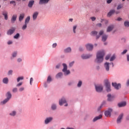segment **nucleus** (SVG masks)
Instances as JSON below:
<instances>
[{
  "mask_svg": "<svg viewBox=\"0 0 129 129\" xmlns=\"http://www.w3.org/2000/svg\"><path fill=\"white\" fill-rule=\"evenodd\" d=\"M91 19L92 20V21L93 22H94V21H95V20H96V18H95L94 17H91Z\"/></svg>",
  "mask_w": 129,
  "mask_h": 129,
  "instance_id": "51",
  "label": "nucleus"
},
{
  "mask_svg": "<svg viewBox=\"0 0 129 129\" xmlns=\"http://www.w3.org/2000/svg\"><path fill=\"white\" fill-rule=\"evenodd\" d=\"M77 28V26H74L73 27V31H74V33H76V31H75V30H76V28Z\"/></svg>",
  "mask_w": 129,
  "mask_h": 129,
  "instance_id": "49",
  "label": "nucleus"
},
{
  "mask_svg": "<svg viewBox=\"0 0 129 129\" xmlns=\"http://www.w3.org/2000/svg\"><path fill=\"white\" fill-rule=\"evenodd\" d=\"M124 26H125V27H129V22L128 21H125L124 22Z\"/></svg>",
  "mask_w": 129,
  "mask_h": 129,
  "instance_id": "42",
  "label": "nucleus"
},
{
  "mask_svg": "<svg viewBox=\"0 0 129 129\" xmlns=\"http://www.w3.org/2000/svg\"><path fill=\"white\" fill-rule=\"evenodd\" d=\"M115 59V56L114 55H113L110 59V61H113Z\"/></svg>",
  "mask_w": 129,
  "mask_h": 129,
  "instance_id": "46",
  "label": "nucleus"
},
{
  "mask_svg": "<svg viewBox=\"0 0 129 129\" xmlns=\"http://www.w3.org/2000/svg\"><path fill=\"white\" fill-rule=\"evenodd\" d=\"M90 57H92V54H83L82 55V59H89V58H90Z\"/></svg>",
  "mask_w": 129,
  "mask_h": 129,
  "instance_id": "14",
  "label": "nucleus"
},
{
  "mask_svg": "<svg viewBox=\"0 0 129 129\" xmlns=\"http://www.w3.org/2000/svg\"><path fill=\"white\" fill-rule=\"evenodd\" d=\"M112 0H107V4H111Z\"/></svg>",
  "mask_w": 129,
  "mask_h": 129,
  "instance_id": "58",
  "label": "nucleus"
},
{
  "mask_svg": "<svg viewBox=\"0 0 129 129\" xmlns=\"http://www.w3.org/2000/svg\"><path fill=\"white\" fill-rule=\"evenodd\" d=\"M109 58H110V56H109V55H107V56L105 57L106 60H109Z\"/></svg>",
  "mask_w": 129,
  "mask_h": 129,
  "instance_id": "56",
  "label": "nucleus"
},
{
  "mask_svg": "<svg viewBox=\"0 0 129 129\" xmlns=\"http://www.w3.org/2000/svg\"><path fill=\"white\" fill-rule=\"evenodd\" d=\"M115 10H110L107 14V17H108V18H110V17H111V16H112V15H113L114 14H115Z\"/></svg>",
  "mask_w": 129,
  "mask_h": 129,
  "instance_id": "10",
  "label": "nucleus"
},
{
  "mask_svg": "<svg viewBox=\"0 0 129 129\" xmlns=\"http://www.w3.org/2000/svg\"><path fill=\"white\" fill-rule=\"evenodd\" d=\"M23 84L22 82H20L17 85V87L21 86Z\"/></svg>",
  "mask_w": 129,
  "mask_h": 129,
  "instance_id": "57",
  "label": "nucleus"
},
{
  "mask_svg": "<svg viewBox=\"0 0 129 129\" xmlns=\"http://www.w3.org/2000/svg\"><path fill=\"white\" fill-rule=\"evenodd\" d=\"M62 66L63 67V69H62V72H65L67 70V64L66 63H63Z\"/></svg>",
  "mask_w": 129,
  "mask_h": 129,
  "instance_id": "27",
  "label": "nucleus"
},
{
  "mask_svg": "<svg viewBox=\"0 0 129 129\" xmlns=\"http://www.w3.org/2000/svg\"><path fill=\"white\" fill-rule=\"evenodd\" d=\"M105 86H106V90L108 92H110L111 91V89H110V82L108 79H106L104 81Z\"/></svg>",
  "mask_w": 129,
  "mask_h": 129,
  "instance_id": "2",
  "label": "nucleus"
},
{
  "mask_svg": "<svg viewBox=\"0 0 129 129\" xmlns=\"http://www.w3.org/2000/svg\"><path fill=\"white\" fill-rule=\"evenodd\" d=\"M8 75H13V70H10L8 73Z\"/></svg>",
  "mask_w": 129,
  "mask_h": 129,
  "instance_id": "44",
  "label": "nucleus"
},
{
  "mask_svg": "<svg viewBox=\"0 0 129 129\" xmlns=\"http://www.w3.org/2000/svg\"><path fill=\"white\" fill-rule=\"evenodd\" d=\"M102 105H103V104H102L101 105H100V106L98 108V111H100V109H101V108H102Z\"/></svg>",
  "mask_w": 129,
  "mask_h": 129,
  "instance_id": "52",
  "label": "nucleus"
},
{
  "mask_svg": "<svg viewBox=\"0 0 129 129\" xmlns=\"http://www.w3.org/2000/svg\"><path fill=\"white\" fill-rule=\"evenodd\" d=\"M63 76V74L62 73H58L56 75V78H60V77H62Z\"/></svg>",
  "mask_w": 129,
  "mask_h": 129,
  "instance_id": "30",
  "label": "nucleus"
},
{
  "mask_svg": "<svg viewBox=\"0 0 129 129\" xmlns=\"http://www.w3.org/2000/svg\"><path fill=\"white\" fill-rule=\"evenodd\" d=\"M102 26V24H101V23H98L97 24V26L99 27L100 28Z\"/></svg>",
  "mask_w": 129,
  "mask_h": 129,
  "instance_id": "54",
  "label": "nucleus"
},
{
  "mask_svg": "<svg viewBox=\"0 0 129 129\" xmlns=\"http://www.w3.org/2000/svg\"><path fill=\"white\" fill-rule=\"evenodd\" d=\"M127 86H129V80H128L127 81Z\"/></svg>",
  "mask_w": 129,
  "mask_h": 129,
  "instance_id": "63",
  "label": "nucleus"
},
{
  "mask_svg": "<svg viewBox=\"0 0 129 129\" xmlns=\"http://www.w3.org/2000/svg\"><path fill=\"white\" fill-rule=\"evenodd\" d=\"M85 46L88 51H92L93 50V45L90 43L87 44Z\"/></svg>",
  "mask_w": 129,
  "mask_h": 129,
  "instance_id": "5",
  "label": "nucleus"
},
{
  "mask_svg": "<svg viewBox=\"0 0 129 129\" xmlns=\"http://www.w3.org/2000/svg\"><path fill=\"white\" fill-rule=\"evenodd\" d=\"M121 20H122V19H121V18L118 17V18L116 19V21H118V22H119L120 21H121Z\"/></svg>",
  "mask_w": 129,
  "mask_h": 129,
  "instance_id": "59",
  "label": "nucleus"
},
{
  "mask_svg": "<svg viewBox=\"0 0 129 129\" xmlns=\"http://www.w3.org/2000/svg\"><path fill=\"white\" fill-rule=\"evenodd\" d=\"M81 85H82V81H80L77 85L78 87H81Z\"/></svg>",
  "mask_w": 129,
  "mask_h": 129,
  "instance_id": "39",
  "label": "nucleus"
},
{
  "mask_svg": "<svg viewBox=\"0 0 129 129\" xmlns=\"http://www.w3.org/2000/svg\"><path fill=\"white\" fill-rule=\"evenodd\" d=\"M100 118H102V115L100 114L99 116L95 117L93 121H96V120H98V119H100Z\"/></svg>",
  "mask_w": 129,
  "mask_h": 129,
  "instance_id": "20",
  "label": "nucleus"
},
{
  "mask_svg": "<svg viewBox=\"0 0 129 129\" xmlns=\"http://www.w3.org/2000/svg\"><path fill=\"white\" fill-rule=\"evenodd\" d=\"M8 44V45H11V44H13V42L12 41H9Z\"/></svg>",
  "mask_w": 129,
  "mask_h": 129,
  "instance_id": "61",
  "label": "nucleus"
},
{
  "mask_svg": "<svg viewBox=\"0 0 129 129\" xmlns=\"http://www.w3.org/2000/svg\"><path fill=\"white\" fill-rule=\"evenodd\" d=\"M127 60L129 61V55H127Z\"/></svg>",
  "mask_w": 129,
  "mask_h": 129,
  "instance_id": "64",
  "label": "nucleus"
},
{
  "mask_svg": "<svg viewBox=\"0 0 129 129\" xmlns=\"http://www.w3.org/2000/svg\"><path fill=\"white\" fill-rule=\"evenodd\" d=\"M2 15L5 17V20H6V21H8V19L9 18L8 16V12L7 11H3Z\"/></svg>",
  "mask_w": 129,
  "mask_h": 129,
  "instance_id": "15",
  "label": "nucleus"
},
{
  "mask_svg": "<svg viewBox=\"0 0 129 129\" xmlns=\"http://www.w3.org/2000/svg\"><path fill=\"white\" fill-rule=\"evenodd\" d=\"M52 120H53V117H52L46 118V119L45 120V124H48V123H49V122H51Z\"/></svg>",
  "mask_w": 129,
  "mask_h": 129,
  "instance_id": "12",
  "label": "nucleus"
},
{
  "mask_svg": "<svg viewBox=\"0 0 129 129\" xmlns=\"http://www.w3.org/2000/svg\"><path fill=\"white\" fill-rule=\"evenodd\" d=\"M122 117H123V113H121L119 115L117 119V123L121 122V119H122Z\"/></svg>",
  "mask_w": 129,
  "mask_h": 129,
  "instance_id": "11",
  "label": "nucleus"
},
{
  "mask_svg": "<svg viewBox=\"0 0 129 129\" xmlns=\"http://www.w3.org/2000/svg\"><path fill=\"white\" fill-rule=\"evenodd\" d=\"M51 81H52V78L50 76H49L47 77V82H48V83H50V82H51Z\"/></svg>",
  "mask_w": 129,
  "mask_h": 129,
  "instance_id": "33",
  "label": "nucleus"
},
{
  "mask_svg": "<svg viewBox=\"0 0 129 129\" xmlns=\"http://www.w3.org/2000/svg\"><path fill=\"white\" fill-rule=\"evenodd\" d=\"M25 89V88L24 87H21L19 89L20 91H24V90Z\"/></svg>",
  "mask_w": 129,
  "mask_h": 129,
  "instance_id": "60",
  "label": "nucleus"
},
{
  "mask_svg": "<svg viewBox=\"0 0 129 129\" xmlns=\"http://www.w3.org/2000/svg\"><path fill=\"white\" fill-rule=\"evenodd\" d=\"M64 73V74L66 75H68L69 74H70V71L69 70H66L65 72H63Z\"/></svg>",
  "mask_w": 129,
  "mask_h": 129,
  "instance_id": "41",
  "label": "nucleus"
},
{
  "mask_svg": "<svg viewBox=\"0 0 129 129\" xmlns=\"http://www.w3.org/2000/svg\"><path fill=\"white\" fill-rule=\"evenodd\" d=\"M127 52V50L125 49L123 51V52H121L122 55H123L124 54H125Z\"/></svg>",
  "mask_w": 129,
  "mask_h": 129,
  "instance_id": "50",
  "label": "nucleus"
},
{
  "mask_svg": "<svg viewBox=\"0 0 129 129\" xmlns=\"http://www.w3.org/2000/svg\"><path fill=\"white\" fill-rule=\"evenodd\" d=\"M24 18H25V14L24 13L20 14V15L19 16L20 22H22V20H24Z\"/></svg>",
  "mask_w": 129,
  "mask_h": 129,
  "instance_id": "25",
  "label": "nucleus"
},
{
  "mask_svg": "<svg viewBox=\"0 0 129 129\" xmlns=\"http://www.w3.org/2000/svg\"><path fill=\"white\" fill-rule=\"evenodd\" d=\"M19 37H20V34L17 33L14 36V39H19Z\"/></svg>",
  "mask_w": 129,
  "mask_h": 129,
  "instance_id": "38",
  "label": "nucleus"
},
{
  "mask_svg": "<svg viewBox=\"0 0 129 129\" xmlns=\"http://www.w3.org/2000/svg\"><path fill=\"white\" fill-rule=\"evenodd\" d=\"M33 78H30V85H32V83H33Z\"/></svg>",
  "mask_w": 129,
  "mask_h": 129,
  "instance_id": "53",
  "label": "nucleus"
},
{
  "mask_svg": "<svg viewBox=\"0 0 129 129\" xmlns=\"http://www.w3.org/2000/svg\"><path fill=\"white\" fill-rule=\"evenodd\" d=\"M51 108L53 109V110H55L56 108H57V107L56 106V105L55 104H52L51 106Z\"/></svg>",
  "mask_w": 129,
  "mask_h": 129,
  "instance_id": "40",
  "label": "nucleus"
},
{
  "mask_svg": "<svg viewBox=\"0 0 129 129\" xmlns=\"http://www.w3.org/2000/svg\"><path fill=\"white\" fill-rule=\"evenodd\" d=\"M96 90L97 92H101L103 90V87L102 86H96Z\"/></svg>",
  "mask_w": 129,
  "mask_h": 129,
  "instance_id": "9",
  "label": "nucleus"
},
{
  "mask_svg": "<svg viewBox=\"0 0 129 129\" xmlns=\"http://www.w3.org/2000/svg\"><path fill=\"white\" fill-rule=\"evenodd\" d=\"M13 92L14 93H16L18 92V88H14L13 90H12Z\"/></svg>",
  "mask_w": 129,
  "mask_h": 129,
  "instance_id": "45",
  "label": "nucleus"
},
{
  "mask_svg": "<svg viewBox=\"0 0 129 129\" xmlns=\"http://www.w3.org/2000/svg\"><path fill=\"white\" fill-rule=\"evenodd\" d=\"M3 82L4 84H8L9 83V78L7 77L4 78L3 80Z\"/></svg>",
  "mask_w": 129,
  "mask_h": 129,
  "instance_id": "22",
  "label": "nucleus"
},
{
  "mask_svg": "<svg viewBox=\"0 0 129 129\" xmlns=\"http://www.w3.org/2000/svg\"><path fill=\"white\" fill-rule=\"evenodd\" d=\"M34 4H35V1L34 0L30 1L28 3V7L30 8H33V6H34Z\"/></svg>",
  "mask_w": 129,
  "mask_h": 129,
  "instance_id": "16",
  "label": "nucleus"
},
{
  "mask_svg": "<svg viewBox=\"0 0 129 129\" xmlns=\"http://www.w3.org/2000/svg\"><path fill=\"white\" fill-rule=\"evenodd\" d=\"M107 40V35H103L102 36V40L103 42H105Z\"/></svg>",
  "mask_w": 129,
  "mask_h": 129,
  "instance_id": "31",
  "label": "nucleus"
},
{
  "mask_svg": "<svg viewBox=\"0 0 129 129\" xmlns=\"http://www.w3.org/2000/svg\"><path fill=\"white\" fill-rule=\"evenodd\" d=\"M30 16L27 17L25 19V24H29V23L30 22Z\"/></svg>",
  "mask_w": 129,
  "mask_h": 129,
  "instance_id": "28",
  "label": "nucleus"
},
{
  "mask_svg": "<svg viewBox=\"0 0 129 129\" xmlns=\"http://www.w3.org/2000/svg\"><path fill=\"white\" fill-rule=\"evenodd\" d=\"M107 97L108 101H112V100L114 99V96H111V94H110L107 95Z\"/></svg>",
  "mask_w": 129,
  "mask_h": 129,
  "instance_id": "13",
  "label": "nucleus"
},
{
  "mask_svg": "<svg viewBox=\"0 0 129 129\" xmlns=\"http://www.w3.org/2000/svg\"><path fill=\"white\" fill-rule=\"evenodd\" d=\"M105 56V51L104 50H100L97 52L95 62L97 63H101L103 61V58Z\"/></svg>",
  "mask_w": 129,
  "mask_h": 129,
  "instance_id": "1",
  "label": "nucleus"
},
{
  "mask_svg": "<svg viewBox=\"0 0 129 129\" xmlns=\"http://www.w3.org/2000/svg\"><path fill=\"white\" fill-rule=\"evenodd\" d=\"M105 68L107 71H109V63L106 62L104 64Z\"/></svg>",
  "mask_w": 129,
  "mask_h": 129,
  "instance_id": "24",
  "label": "nucleus"
},
{
  "mask_svg": "<svg viewBox=\"0 0 129 129\" xmlns=\"http://www.w3.org/2000/svg\"><path fill=\"white\" fill-rule=\"evenodd\" d=\"M122 8H123V4H120L118 5L117 10H120V9H122Z\"/></svg>",
  "mask_w": 129,
  "mask_h": 129,
  "instance_id": "34",
  "label": "nucleus"
},
{
  "mask_svg": "<svg viewBox=\"0 0 129 129\" xmlns=\"http://www.w3.org/2000/svg\"><path fill=\"white\" fill-rule=\"evenodd\" d=\"M98 32H97V31H93L91 32V34L92 36H97V34Z\"/></svg>",
  "mask_w": 129,
  "mask_h": 129,
  "instance_id": "32",
  "label": "nucleus"
},
{
  "mask_svg": "<svg viewBox=\"0 0 129 129\" xmlns=\"http://www.w3.org/2000/svg\"><path fill=\"white\" fill-rule=\"evenodd\" d=\"M16 31V28L15 27H12L11 29H9L7 31V35H13L14 33H15V31Z\"/></svg>",
  "mask_w": 129,
  "mask_h": 129,
  "instance_id": "7",
  "label": "nucleus"
},
{
  "mask_svg": "<svg viewBox=\"0 0 129 129\" xmlns=\"http://www.w3.org/2000/svg\"><path fill=\"white\" fill-rule=\"evenodd\" d=\"M71 51H72L71 48H70V47H68L67 48L64 49L65 53H70V52H71Z\"/></svg>",
  "mask_w": 129,
  "mask_h": 129,
  "instance_id": "29",
  "label": "nucleus"
},
{
  "mask_svg": "<svg viewBox=\"0 0 129 129\" xmlns=\"http://www.w3.org/2000/svg\"><path fill=\"white\" fill-rule=\"evenodd\" d=\"M113 28H114L113 25L109 26L107 28V32H111L113 30Z\"/></svg>",
  "mask_w": 129,
  "mask_h": 129,
  "instance_id": "23",
  "label": "nucleus"
},
{
  "mask_svg": "<svg viewBox=\"0 0 129 129\" xmlns=\"http://www.w3.org/2000/svg\"><path fill=\"white\" fill-rule=\"evenodd\" d=\"M74 64V61H72L70 63L69 66L70 67H72L73 65Z\"/></svg>",
  "mask_w": 129,
  "mask_h": 129,
  "instance_id": "47",
  "label": "nucleus"
},
{
  "mask_svg": "<svg viewBox=\"0 0 129 129\" xmlns=\"http://www.w3.org/2000/svg\"><path fill=\"white\" fill-rule=\"evenodd\" d=\"M10 5H13L14 7H16V4L15 1H11L10 2Z\"/></svg>",
  "mask_w": 129,
  "mask_h": 129,
  "instance_id": "37",
  "label": "nucleus"
},
{
  "mask_svg": "<svg viewBox=\"0 0 129 129\" xmlns=\"http://www.w3.org/2000/svg\"><path fill=\"white\" fill-rule=\"evenodd\" d=\"M103 33L104 32L103 30L100 31L99 33V35H97L96 36V40H98V39H99V38H100V36L103 35Z\"/></svg>",
  "mask_w": 129,
  "mask_h": 129,
  "instance_id": "19",
  "label": "nucleus"
},
{
  "mask_svg": "<svg viewBox=\"0 0 129 129\" xmlns=\"http://www.w3.org/2000/svg\"><path fill=\"white\" fill-rule=\"evenodd\" d=\"M125 105H126V102H122L118 104L119 107H123V106H125Z\"/></svg>",
  "mask_w": 129,
  "mask_h": 129,
  "instance_id": "17",
  "label": "nucleus"
},
{
  "mask_svg": "<svg viewBox=\"0 0 129 129\" xmlns=\"http://www.w3.org/2000/svg\"><path fill=\"white\" fill-rule=\"evenodd\" d=\"M7 98L5 99L3 101L1 102L3 104H6L8 101L10 100L11 98H12V94L11 92H8L6 95Z\"/></svg>",
  "mask_w": 129,
  "mask_h": 129,
  "instance_id": "3",
  "label": "nucleus"
},
{
  "mask_svg": "<svg viewBox=\"0 0 129 129\" xmlns=\"http://www.w3.org/2000/svg\"><path fill=\"white\" fill-rule=\"evenodd\" d=\"M27 24L25 23V25L22 27V30H26L27 29Z\"/></svg>",
  "mask_w": 129,
  "mask_h": 129,
  "instance_id": "43",
  "label": "nucleus"
},
{
  "mask_svg": "<svg viewBox=\"0 0 129 129\" xmlns=\"http://www.w3.org/2000/svg\"><path fill=\"white\" fill-rule=\"evenodd\" d=\"M111 112H112V109L109 108L107 110L105 111L104 114L106 117H110L111 116Z\"/></svg>",
  "mask_w": 129,
  "mask_h": 129,
  "instance_id": "4",
  "label": "nucleus"
},
{
  "mask_svg": "<svg viewBox=\"0 0 129 129\" xmlns=\"http://www.w3.org/2000/svg\"><path fill=\"white\" fill-rule=\"evenodd\" d=\"M112 86L114 87V89H117V90L121 87L120 84H117L116 83H112Z\"/></svg>",
  "mask_w": 129,
  "mask_h": 129,
  "instance_id": "6",
  "label": "nucleus"
},
{
  "mask_svg": "<svg viewBox=\"0 0 129 129\" xmlns=\"http://www.w3.org/2000/svg\"><path fill=\"white\" fill-rule=\"evenodd\" d=\"M12 56L15 57H17V52H14L13 54H12Z\"/></svg>",
  "mask_w": 129,
  "mask_h": 129,
  "instance_id": "48",
  "label": "nucleus"
},
{
  "mask_svg": "<svg viewBox=\"0 0 129 129\" xmlns=\"http://www.w3.org/2000/svg\"><path fill=\"white\" fill-rule=\"evenodd\" d=\"M17 112L16 111H13L12 113H10V115H11V116H15L16 115Z\"/></svg>",
  "mask_w": 129,
  "mask_h": 129,
  "instance_id": "35",
  "label": "nucleus"
},
{
  "mask_svg": "<svg viewBox=\"0 0 129 129\" xmlns=\"http://www.w3.org/2000/svg\"><path fill=\"white\" fill-rule=\"evenodd\" d=\"M50 0H40L39 5H43V4H48Z\"/></svg>",
  "mask_w": 129,
  "mask_h": 129,
  "instance_id": "18",
  "label": "nucleus"
},
{
  "mask_svg": "<svg viewBox=\"0 0 129 129\" xmlns=\"http://www.w3.org/2000/svg\"><path fill=\"white\" fill-rule=\"evenodd\" d=\"M56 46H57V43H54L52 44L53 48H56Z\"/></svg>",
  "mask_w": 129,
  "mask_h": 129,
  "instance_id": "55",
  "label": "nucleus"
},
{
  "mask_svg": "<svg viewBox=\"0 0 129 129\" xmlns=\"http://www.w3.org/2000/svg\"><path fill=\"white\" fill-rule=\"evenodd\" d=\"M24 80V77H20L18 78L17 82H20V81H21V80Z\"/></svg>",
  "mask_w": 129,
  "mask_h": 129,
  "instance_id": "36",
  "label": "nucleus"
},
{
  "mask_svg": "<svg viewBox=\"0 0 129 129\" xmlns=\"http://www.w3.org/2000/svg\"><path fill=\"white\" fill-rule=\"evenodd\" d=\"M38 15L39 13L38 12H35L33 15V20H36L37 19V17H38Z\"/></svg>",
  "mask_w": 129,
  "mask_h": 129,
  "instance_id": "26",
  "label": "nucleus"
},
{
  "mask_svg": "<svg viewBox=\"0 0 129 129\" xmlns=\"http://www.w3.org/2000/svg\"><path fill=\"white\" fill-rule=\"evenodd\" d=\"M64 103H67V101H66V99H65V98L62 97L59 100V105L61 106L63 105Z\"/></svg>",
  "mask_w": 129,
  "mask_h": 129,
  "instance_id": "8",
  "label": "nucleus"
},
{
  "mask_svg": "<svg viewBox=\"0 0 129 129\" xmlns=\"http://www.w3.org/2000/svg\"><path fill=\"white\" fill-rule=\"evenodd\" d=\"M66 129H75V128H73V127H68Z\"/></svg>",
  "mask_w": 129,
  "mask_h": 129,
  "instance_id": "62",
  "label": "nucleus"
},
{
  "mask_svg": "<svg viewBox=\"0 0 129 129\" xmlns=\"http://www.w3.org/2000/svg\"><path fill=\"white\" fill-rule=\"evenodd\" d=\"M16 20H17V15H13L11 19V22L12 23V24H14V23H15V22H16Z\"/></svg>",
  "mask_w": 129,
  "mask_h": 129,
  "instance_id": "21",
  "label": "nucleus"
}]
</instances>
